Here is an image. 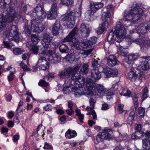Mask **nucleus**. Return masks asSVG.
<instances>
[{
    "label": "nucleus",
    "mask_w": 150,
    "mask_h": 150,
    "mask_svg": "<svg viewBox=\"0 0 150 150\" xmlns=\"http://www.w3.org/2000/svg\"><path fill=\"white\" fill-rule=\"evenodd\" d=\"M143 13V10L139 6L135 7L134 8L131 9L129 12H125L124 16L125 18L120 20L119 22L117 23L116 26L115 28L114 32L116 37L118 39L117 40L115 39L118 42L119 40L120 42L122 39L124 38L126 33L125 28L121 24L124 23L126 21L131 23L137 21Z\"/></svg>",
    "instance_id": "1"
},
{
    "label": "nucleus",
    "mask_w": 150,
    "mask_h": 150,
    "mask_svg": "<svg viewBox=\"0 0 150 150\" xmlns=\"http://www.w3.org/2000/svg\"><path fill=\"white\" fill-rule=\"evenodd\" d=\"M32 13L33 17H37L31 20L30 29H29L28 25H25L23 32L25 35L28 36H29L31 31L39 33L42 32L45 28V25L40 22L47 16L46 13L43 10L42 7L37 6L33 10Z\"/></svg>",
    "instance_id": "2"
},
{
    "label": "nucleus",
    "mask_w": 150,
    "mask_h": 150,
    "mask_svg": "<svg viewBox=\"0 0 150 150\" xmlns=\"http://www.w3.org/2000/svg\"><path fill=\"white\" fill-rule=\"evenodd\" d=\"M78 29L76 26L75 27L68 36L66 37V41L69 42V45L71 47H74L76 50H79L81 49L79 42L76 38H73L77 34Z\"/></svg>",
    "instance_id": "3"
},
{
    "label": "nucleus",
    "mask_w": 150,
    "mask_h": 150,
    "mask_svg": "<svg viewBox=\"0 0 150 150\" xmlns=\"http://www.w3.org/2000/svg\"><path fill=\"white\" fill-rule=\"evenodd\" d=\"M111 16L110 12L106 11L103 13L101 18L102 21H104L99 25V27L97 29L96 31L98 34L100 35L107 28L108 26V23L107 20Z\"/></svg>",
    "instance_id": "4"
},
{
    "label": "nucleus",
    "mask_w": 150,
    "mask_h": 150,
    "mask_svg": "<svg viewBox=\"0 0 150 150\" xmlns=\"http://www.w3.org/2000/svg\"><path fill=\"white\" fill-rule=\"evenodd\" d=\"M8 11L6 15L4 14L5 16L6 23H11L13 21L15 18H23L21 14H18L16 12L14 7H10L8 9Z\"/></svg>",
    "instance_id": "5"
},
{
    "label": "nucleus",
    "mask_w": 150,
    "mask_h": 150,
    "mask_svg": "<svg viewBox=\"0 0 150 150\" xmlns=\"http://www.w3.org/2000/svg\"><path fill=\"white\" fill-rule=\"evenodd\" d=\"M9 31H5L4 33V35L6 36V38L9 39V37L13 38L16 41L19 40L20 36L18 31V28L16 25H12L11 26Z\"/></svg>",
    "instance_id": "6"
},
{
    "label": "nucleus",
    "mask_w": 150,
    "mask_h": 150,
    "mask_svg": "<svg viewBox=\"0 0 150 150\" xmlns=\"http://www.w3.org/2000/svg\"><path fill=\"white\" fill-rule=\"evenodd\" d=\"M80 67L78 66H75L73 68L69 67L67 69H66V75H70L71 74L72 76L71 79L72 80L75 81L74 84H79V83H77V81L79 78L78 75L77 76V74Z\"/></svg>",
    "instance_id": "7"
},
{
    "label": "nucleus",
    "mask_w": 150,
    "mask_h": 150,
    "mask_svg": "<svg viewBox=\"0 0 150 150\" xmlns=\"http://www.w3.org/2000/svg\"><path fill=\"white\" fill-rule=\"evenodd\" d=\"M96 102L95 98L91 97L89 101L91 107H87L86 108V110L88 112L87 115H92L93 119H96L97 118L96 113L95 111L93 110L94 108V105Z\"/></svg>",
    "instance_id": "8"
},
{
    "label": "nucleus",
    "mask_w": 150,
    "mask_h": 150,
    "mask_svg": "<svg viewBox=\"0 0 150 150\" xmlns=\"http://www.w3.org/2000/svg\"><path fill=\"white\" fill-rule=\"evenodd\" d=\"M109 131V129L105 130L102 132H99L96 137V138H94L95 142L96 140L98 143L101 140L108 139L109 140L112 138L111 134L108 132Z\"/></svg>",
    "instance_id": "9"
},
{
    "label": "nucleus",
    "mask_w": 150,
    "mask_h": 150,
    "mask_svg": "<svg viewBox=\"0 0 150 150\" xmlns=\"http://www.w3.org/2000/svg\"><path fill=\"white\" fill-rule=\"evenodd\" d=\"M102 72L108 78L117 76L118 74V70L116 69L110 68L108 67L103 68Z\"/></svg>",
    "instance_id": "10"
},
{
    "label": "nucleus",
    "mask_w": 150,
    "mask_h": 150,
    "mask_svg": "<svg viewBox=\"0 0 150 150\" xmlns=\"http://www.w3.org/2000/svg\"><path fill=\"white\" fill-rule=\"evenodd\" d=\"M90 90H91V92L94 93V92L97 93L98 96H102L105 94L106 92V90L104 87L101 85L97 84L95 86L90 87Z\"/></svg>",
    "instance_id": "11"
},
{
    "label": "nucleus",
    "mask_w": 150,
    "mask_h": 150,
    "mask_svg": "<svg viewBox=\"0 0 150 150\" xmlns=\"http://www.w3.org/2000/svg\"><path fill=\"white\" fill-rule=\"evenodd\" d=\"M53 37L51 34L48 32H46L44 34L42 41L41 42L43 47L45 48H50L51 47L50 44Z\"/></svg>",
    "instance_id": "12"
},
{
    "label": "nucleus",
    "mask_w": 150,
    "mask_h": 150,
    "mask_svg": "<svg viewBox=\"0 0 150 150\" xmlns=\"http://www.w3.org/2000/svg\"><path fill=\"white\" fill-rule=\"evenodd\" d=\"M91 26L89 24L82 23L80 27L81 36L85 38L88 36L91 30Z\"/></svg>",
    "instance_id": "13"
},
{
    "label": "nucleus",
    "mask_w": 150,
    "mask_h": 150,
    "mask_svg": "<svg viewBox=\"0 0 150 150\" xmlns=\"http://www.w3.org/2000/svg\"><path fill=\"white\" fill-rule=\"evenodd\" d=\"M57 4L56 3H54L51 6V8L49 11L47 16V18L48 19L52 20L55 19L57 17Z\"/></svg>",
    "instance_id": "14"
},
{
    "label": "nucleus",
    "mask_w": 150,
    "mask_h": 150,
    "mask_svg": "<svg viewBox=\"0 0 150 150\" xmlns=\"http://www.w3.org/2000/svg\"><path fill=\"white\" fill-rule=\"evenodd\" d=\"M107 64L110 67H113L118 65L120 62L116 56L114 55H110L106 57Z\"/></svg>",
    "instance_id": "15"
},
{
    "label": "nucleus",
    "mask_w": 150,
    "mask_h": 150,
    "mask_svg": "<svg viewBox=\"0 0 150 150\" xmlns=\"http://www.w3.org/2000/svg\"><path fill=\"white\" fill-rule=\"evenodd\" d=\"M86 79L85 78H79V77L78 80L77 81V83H79V84H75L76 86H77L78 87H81L82 86H83L84 83H85ZM86 82L87 86H90L91 83H92L93 82V81L92 79H90L88 78L86 79Z\"/></svg>",
    "instance_id": "16"
},
{
    "label": "nucleus",
    "mask_w": 150,
    "mask_h": 150,
    "mask_svg": "<svg viewBox=\"0 0 150 150\" xmlns=\"http://www.w3.org/2000/svg\"><path fill=\"white\" fill-rule=\"evenodd\" d=\"M90 73L92 79L95 81L98 80L101 78L100 72L98 68L92 69Z\"/></svg>",
    "instance_id": "17"
},
{
    "label": "nucleus",
    "mask_w": 150,
    "mask_h": 150,
    "mask_svg": "<svg viewBox=\"0 0 150 150\" xmlns=\"http://www.w3.org/2000/svg\"><path fill=\"white\" fill-rule=\"evenodd\" d=\"M104 4L101 2H93L91 3L90 8L93 13L103 7Z\"/></svg>",
    "instance_id": "18"
},
{
    "label": "nucleus",
    "mask_w": 150,
    "mask_h": 150,
    "mask_svg": "<svg viewBox=\"0 0 150 150\" xmlns=\"http://www.w3.org/2000/svg\"><path fill=\"white\" fill-rule=\"evenodd\" d=\"M59 21H56L54 24L52 28V32L54 35H57L59 33V31L61 29Z\"/></svg>",
    "instance_id": "19"
},
{
    "label": "nucleus",
    "mask_w": 150,
    "mask_h": 150,
    "mask_svg": "<svg viewBox=\"0 0 150 150\" xmlns=\"http://www.w3.org/2000/svg\"><path fill=\"white\" fill-rule=\"evenodd\" d=\"M61 56L57 54H52L49 56V60L50 62L52 63H57L61 61Z\"/></svg>",
    "instance_id": "20"
},
{
    "label": "nucleus",
    "mask_w": 150,
    "mask_h": 150,
    "mask_svg": "<svg viewBox=\"0 0 150 150\" xmlns=\"http://www.w3.org/2000/svg\"><path fill=\"white\" fill-rule=\"evenodd\" d=\"M139 57V55L138 53L128 55L127 60V63L129 65L133 64L134 61L135 60Z\"/></svg>",
    "instance_id": "21"
},
{
    "label": "nucleus",
    "mask_w": 150,
    "mask_h": 150,
    "mask_svg": "<svg viewBox=\"0 0 150 150\" xmlns=\"http://www.w3.org/2000/svg\"><path fill=\"white\" fill-rule=\"evenodd\" d=\"M89 65L88 64H84L82 67L80 71H79L80 74L85 75L87 74L88 72Z\"/></svg>",
    "instance_id": "22"
},
{
    "label": "nucleus",
    "mask_w": 150,
    "mask_h": 150,
    "mask_svg": "<svg viewBox=\"0 0 150 150\" xmlns=\"http://www.w3.org/2000/svg\"><path fill=\"white\" fill-rule=\"evenodd\" d=\"M131 69L133 73L137 76L139 79L143 75V72L137 68L132 67Z\"/></svg>",
    "instance_id": "23"
},
{
    "label": "nucleus",
    "mask_w": 150,
    "mask_h": 150,
    "mask_svg": "<svg viewBox=\"0 0 150 150\" xmlns=\"http://www.w3.org/2000/svg\"><path fill=\"white\" fill-rule=\"evenodd\" d=\"M5 16L4 13L0 15V31H1L6 26V23Z\"/></svg>",
    "instance_id": "24"
},
{
    "label": "nucleus",
    "mask_w": 150,
    "mask_h": 150,
    "mask_svg": "<svg viewBox=\"0 0 150 150\" xmlns=\"http://www.w3.org/2000/svg\"><path fill=\"white\" fill-rule=\"evenodd\" d=\"M114 35V32L112 30L108 34L107 39L108 41L110 44H113L115 42Z\"/></svg>",
    "instance_id": "25"
},
{
    "label": "nucleus",
    "mask_w": 150,
    "mask_h": 150,
    "mask_svg": "<svg viewBox=\"0 0 150 150\" xmlns=\"http://www.w3.org/2000/svg\"><path fill=\"white\" fill-rule=\"evenodd\" d=\"M142 147L144 149H150V140L149 139H144L142 140Z\"/></svg>",
    "instance_id": "26"
},
{
    "label": "nucleus",
    "mask_w": 150,
    "mask_h": 150,
    "mask_svg": "<svg viewBox=\"0 0 150 150\" xmlns=\"http://www.w3.org/2000/svg\"><path fill=\"white\" fill-rule=\"evenodd\" d=\"M44 49L42 50V52L39 53V56L40 57V56H43L42 55H44V56L45 55H51L53 53V52L52 50H50V49H48V48H45L43 47Z\"/></svg>",
    "instance_id": "27"
},
{
    "label": "nucleus",
    "mask_w": 150,
    "mask_h": 150,
    "mask_svg": "<svg viewBox=\"0 0 150 150\" xmlns=\"http://www.w3.org/2000/svg\"><path fill=\"white\" fill-rule=\"evenodd\" d=\"M77 135V134L75 131L69 129L66 132V138L70 139L74 138Z\"/></svg>",
    "instance_id": "28"
},
{
    "label": "nucleus",
    "mask_w": 150,
    "mask_h": 150,
    "mask_svg": "<svg viewBox=\"0 0 150 150\" xmlns=\"http://www.w3.org/2000/svg\"><path fill=\"white\" fill-rule=\"evenodd\" d=\"M144 26L143 23L138 27L137 32L139 33V35H143V34L145 33L148 31Z\"/></svg>",
    "instance_id": "29"
},
{
    "label": "nucleus",
    "mask_w": 150,
    "mask_h": 150,
    "mask_svg": "<svg viewBox=\"0 0 150 150\" xmlns=\"http://www.w3.org/2000/svg\"><path fill=\"white\" fill-rule=\"evenodd\" d=\"M74 3L72 4L71 6V7H69L68 5H67L66 4V6H67L69 8V10L67 12V15H66V18H67V19L68 21H70L71 20L72 18H73L74 17V13L72 12L71 11H70V8L72 6V5Z\"/></svg>",
    "instance_id": "30"
},
{
    "label": "nucleus",
    "mask_w": 150,
    "mask_h": 150,
    "mask_svg": "<svg viewBox=\"0 0 150 150\" xmlns=\"http://www.w3.org/2000/svg\"><path fill=\"white\" fill-rule=\"evenodd\" d=\"M127 76L130 81L133 82H135L138 78L133 73L131 69L130 71L128 73Z\"/></svg>",
    "instance_id": "31"
},
{
    "label": "nucleus",
    "mask_w": 150,
    "mask_h": 150,
    "mask_svg": "<svg viewBox=\"0 0 150 150\" xmlns=\"http://www.w3.org/2000/svg\"><path fill=\"white\" fill-rule=\"evenodd\" d=\"M142 69L144 70H146L150 68V64L147 60L142 61L140 64Z\"/></svg>",
    "instance_id": "32"
},
{
    "label": "nucleus",
    "mask_w": 150,
    "mask_h": 150,
    "mask_svg": "<svg viewBox=\"0 0 150 150\" xmlns=\"http://www.w3.org/2000/svg\"><path fill=\"white\" fill-rule=\"evenodd\" d=\"M139 38L138 39L133 40V41L136 42L138 44L141 45L143 44L144 42V35H139Z\"/></svg>",
    "instance_id": "33"
},
{
    "label": "nucleus",
    "mask_w": 150,
    "mask_h": 150,
    "mask_svg": "<svg viewBox=\"0 0 150 150\" xmlns=\"http://www.w3.org/2000/svg\"><path fill=\"white\" fill-rule=\"evenodd\" d=\"M48 63V62L45 57L40 56V57H39V59L37 65L44 64H47Z\"/></svg>",
    "instance_id": "34"
},
{
    "label": "nucleus",
    "mask_w": 150,
    "mask_h": 150,
    "mask_svg": "<svg viewBox=\"0 0 150 150\" xmlns=\"http://www.w3.org/2000/svg\"><path fill=\"white\" fill-rule=\"evenodd\" d=\"M132 97L133 100L134 107L136 110L137 108H138L139 105L138 101V97L137 95L135 94H134L133 95H132Z\"/></svg>",
    "instance_id": "35"
},
{
    "label": "nucleus",
    "mask_w": 150,
    "mask_h": 150,
    "mask_svg": "<svg viewBox=\"0 0 150 150\" xmlns=\"http://www.w3.org/2000/svg\"><path fill=\"white\" fill-rule=\"evenodd\" d=\"M31 36V41L34 44L36 45L40 41L39 37L38 35H36L32 34Z\"/></svg>",
    "instance_id": "36"
},
{
    "label": "nucleus",
    "mask_w": 150,
    "mask_h": 150,
    "mask_svg": "<svg viewBox=\"0 0 150 150\" xmlns=\"http://www.w3.org/2000/svg\"><path fill=\"white\" fill-rule=\"evenodd\" d=\"M148 90L147 87H145L143 90V94L141 96V98L142 100H144L148 97Z\"/></svg>",
    "instance_id": "37"
},
{
    "label": "nucleus",
    "mask_w": 150,
    "mask_h": 150,
    "mask_svg": "<svg viewBox=\"0 0 150 150\" xmlns=\"http://www.w3.org/2000/svg\"><path fill=\"white\" fill-rule=\"evenodd\" d=\"M58 75L60 79H65L66 78V68L59 71Z\"/></svg>",
    "instance_id": "38"
},
{
    "label": "nucleus",
    "mask_w": 150,
    "mask_h": 150,
    "mask_svg": "<svg viewBox=\"0 0 150 150\" xmlns=\"http://www.w3.org/2000/svg\"><path fill=\"white\" fill-rule=\"evenodd\" d=\"M39 69L43 70L45 71L48 69L49 67V63L48 64H42L39 65H37Z\"/></svg>",
    "instance_id": "39"
},
{
    "label": "nucleus",
    "mask_w": 150,
    "mask_h": 150,
    "mask_svg": "<svg viewBox=\"0 0 150 150\" xmlns=\"http://www.w3.org/2000/svg\"><path fill=\"white\" fill-rule=\"evenodd\" d=\"M74 56L73 54L69 52L66 56V61H68L69 62H72L74 60Z\"/></svg>",
    "instance_id": "40"
},
{
    "label": "nucleus",
    "mask_w": 150,
    "mask_h": 150,
    "mask_svg": "<svg viewBox=\"0 0 150 150\" xmlns=\"http://www.w3.org/2000/svg\"><path fill=\"white\" fill-rule=\"evenodd\" d=\"M13 52L15 55H18L22 54L24 52V51L19 48L14 47L13 48Z\"/></svg>",
    "instance_id": "41"
},
{
    "label": "nucleus",
    "mask_w": 150,
    "mask_h": 150,
    "mask_svg": "<svg viewBox=\"0 0 150 150\" xmlns=\"http://www.w3.org/2000/svg\"><path fill=\"white\" fill-rule=\"evenodd\" d=\"M119 50L120 51L121 54L123 56H125L127 54V49L124 48L122 46H120L119 48Z\"/></svg>",
    "instance_id": "42"
},
{
    "label": "nucleus",
    "mask_w": 150,
    "mask_h": 150,
    "mask_svg": "<svg viewBox=\"0 0 150 150\" xmlns=\"http://www.w3.org/2000/svg\"><path fill=\"white\" fill-rule=\"evenodd\" d=\"M75 88V90H74V94L76 97H79L83 94V92L78 89L77 86H76Z\"/></svg>",
    "instance_id": "43"
},
{
    "label": "nucleus",
    "mask_w": 150,
    "mask_h": 150,
    "mask_svg": "<svg viewBox=\"0 0 150 150\" xmlns=\"http://www.w3.org/2000/svg\"><path fill=\"white\" fill-rule=\"evenodd\" d=\"M97 38L96 37H93L91 38L88 41V44L91 46L93 44H95L97 42Z\"/></svg>",
    "instance_id": "44"
},
{
    "label": "nucleus",
    "mask_w": 150,
    "mask_h": 150,
    "mask_svg": "<svg viewBox=\"0 0 150 150\" xmlns=\"http://www.w3.org/2000/svg\"><path fill=\"white\" fill-rule=\"evenodd\" d=\"M120 94L129 97L130 96L131 92L129 90L125 89L120 93Z\"/></svg>",
    "instance_id": "45"
},
{
    "label": "nucleus",
    "mask_w": 150,
    "mask_h": 150,
    "mask_svg": "<svg viewBox=\"0 0 150 150\" xmlns=\"http://www.w3.org/2000/svg\"><path fill=\"white\" fill-rule=\"evenodd\" d=\"M75 86L74 85L71 86H66V93H69L70 92H74V90H75Z\"/></svg>",
    "instance_id": "46"
},
{
    "label": "nucleus",
    "mask_w": 150,
    "mask_h": 150,
    "mask_svg": "<svg viewBox=\"0 0 150 150\" xmlns=\"http://www.w3.org/2000/svg\"><path fill=\"white\" fill-rule=\"evenodd\" d=\"M138 112L140 117H144L145 114V109L142 107H140L138 108Z\"/></svg>",
    "instance_id": "47"
},
{
    "label": "nucleus",
    "mask_w": 150,
    "mask_h": 150,
    "mask_svg": "<svg viewBox=\"0 0 150 150\" xmlns=\"http://www.w3.org/2000/svg\"><path fill=\"white\" fill-rule=\"evenodd\" d=\"M92 65L91 67H93V69H95L98 68L99 69L98 67V65L99 64L98 63V61L97 60H96L95 59L92 60Z\"/></svg>",
    "instance_id": "48"
},
{
    "label": "nucleus",
    "mask_w": 150,
    "mask_h": 150,
    "mask_svg": "<svg viewBox=\"0 0 150 150\" xmlns=\"http://www.w3.org/2000/svg\"><path fill=\"white\" fill-rule=\"evenodd\" d=\"M21 10L23 13H25L27 11V5L23 2H22L21 5Z\"/></svg>",
    "instance_id": "49"
},
{
    "label": "nucleus",
    "mask_w": 150,
    "mask_h": 150,
    "mask_svg": "<svg viewBox=\"0 0 150 150\" xmlns=\"http://www.w3.org/2000/svg\"><path fill=\"white\" fill-rule=\"evenodd\" d=\"M39 50L38 47L36 46H34L31 49V50L33 53L37 54Z\"/></svg>",
    "instance_id": "50"
},
{
    "label": "nucleus",
    "mask_w": 150,
    "mask_h": 150,
    "mask_svg": "<svg viewBox=\"0 0 150 150\" xmlns=\"http://www.w3.org/2000/svg\"><path fill=\"white\" fill-rule=\"evenodd\" d=\"M38 85L42 87H47L48 86V83L44 80H41L39 81Z\"/></svg>",
    "instance_id": "51"
},
{
    "label": "nucleus",
    "mask_w": 150,
    "mask_h": 150,
    "mask_svg": "<svg viewBox=\"0 0 150 150\" xmlns=\"http://www.w3.org/2000/svg\"><path fill=\"white\" fill-rule=\"evenodd\" d=\"M60 51L62 53L66 52V45L65 44H62L59 47Z\"/></svg>",
    "instance_id": "52"
},
{
    "label": "nucleus",
    "mask_w": 150,
    "mask_h": 150,
    "mask_svg": "<svg viewBox=\"0 0 150 150\" xmlns=\"http://www.w3.org/2000/svg\"><path fill=\"white\" fill-rule=\"evenodd\" d=\"M43 148L45 149H47V150H53L52 146L46 142L45 143V145Z\"/></svg>",
    "instance_id": "53"
},
{
    "label": "nucleus",
    "mask_w": 150,
    "mask_h": 150,
    "mask_svg": "<svg viewBox=\"0 0 150 150\" xmlns=\"http://www.w3.org/2000/svg\"><path fill=\"white\" fill-rule=\"evenodd\" d=\"M143 23L145 26L144 27L146 28L148 31L149 30H150V21L144 22Z\"/></svg>",
    "instance_id": "54"
},
{
    "label": "nucleus",
    "mask_w": 150,
    "mask_h": 150,
    "mask_svg": "<svg viewBox=\"0 0 150 150\" xmlns=\"http://www.w3.org/2000/svg\"><path fill=\"white\" fill-rule=\"evenodd\" d=\"M115 94V91H110L107 93L106 96L107 99H110L111 98L112 96Z\"/></svg>",
    "instance_id": "55"
},
{
    "label": "nucleus",
    "mask_w": 150,
    "mask_h": 150,
    "mask_svg": "<svg viewBox=\"0 0 150 150\" xmlns=\"http://www.w3.org/2000/svg\"><path fill=\"white\" fill-rule=\"evenodd\" d=\"M66 113L69 116H71L74 114V112L73 109L69 108L66 110Z\"/></svg>",
    "instance_id": "56"
},
{
    "label": "nucleus",
    "mask_w": 150,
    "mask_h": 150,
    "mask_svg": "<svg viewBox=\"0 0 150 150\" xmlns=\"http://www.w3.org/2000/svg\"><path fill=\"white\" fill-rule=\"evenodd\" d=\"M9 67H8V68H7L6 70L5 71H8L9 70L11 74H14L16 72L15 69L12 67H10V68H9Z\"/></svg>",
    "instance_id": "57"
},
{
    "label": "nucleus",
    "mask_w": 150,
    "mask_h": 150,
    "mask_svg": "<svg viewBox=\"0 0 150 150\" xmlns=\"http://www.w3.org/2000/svg\"><path fill=\"white\" fill-rule=\"evenodd\" d=\"M106 9L107 10L106 12H109L112 13L113 8V6L112 5H109L106 7Z\"/></svg>",
    "instance_id": "58"
},
{
    "label": "nucleus",
    "mask_w": 150,
    "mask_h": 150,
    "mask_svg": "<svg viewBox=\"0 0 150 150\" xmlns=\"http://www.w3.org/2000/svg\"><path fill=\"white\" fill-rule=\"evenodd\" d=\"M135 132L137 135L140 138L141 137L143 136V134H144V132L142 131H136Z\"/></svg>",
    "instance_id": "59"
},
{
    "label": "nucleus",
    "mask_w": 150,
    "mask_h": 150,
    "mask_svg": "<svg viewBox=\"0 0 150 150\" xmlns=\"http://www.w3.org/2000/svg\"><path fill=\"white\" fill-rule=\"evenodd\" d=\"M52 106L50 104H47L45 106L43 107V109L46 111L52 110Z\"/></svg>",
    "instance_id": "60"
},
{
    "label": "nucleus",
    "mask_w": 150,
    "mask_h": 150,
    "mask_svg": "<svg viewBox=\"0 0 150 150\" xmlns=\"http://www.w3.org/2000/svg\"><path fill=\"white\" fill-rule=\"evenodd\" d=\"M109 108L108 105L107 103H104L102 105L101 109L103 110H106Z\"/></svg>",
    "instance_id": "61"
},
{
    "label": "nucleus",
    "mask_w": 150,
    "mask_h": 150,
    "mask_svg": "<svg viewBox=\"0 0 150 150\" xmlns=\"http://www.w3.org/2000/svg\"><path fill=\"white\" fill-rule=\"evenodd\" d=\"M6 4L4 3L3 0H1L0 2V7L2 9H4L6 6Z\"/></svg>",
    "instance_id": "62"
},
{
    "label": "nucleus",
    "mask_w": 150,
    "mask_h": 150,
    "mask_svg": "<svg viewBox=\"0 0 150 150\" xmlns=\"http://www.w3.org/2000/svg\"><path fill=\"white\" fill-rule=\"evenodd\" d=\"M145 136V137L147 138L146 139H149L150 137V131H148L146 132H144V134H143V136Z\"/></svg>",
    "instance_id": "63"
},
{
    "label": "nucleus",
    "mask_w": 150,
    "mask_h": 150,
    "mask_svg": "<svg viewBox=\"0 0 150 150\" xmlns=\"http://www.w3.org/2000/svg\"><path fill=\"white\" fill-rule=\"evenodd\" d=\"M73 3V0H66V4L71 7Z\"/></svg>",
    "instance_id": "64"
}]
</instances>
